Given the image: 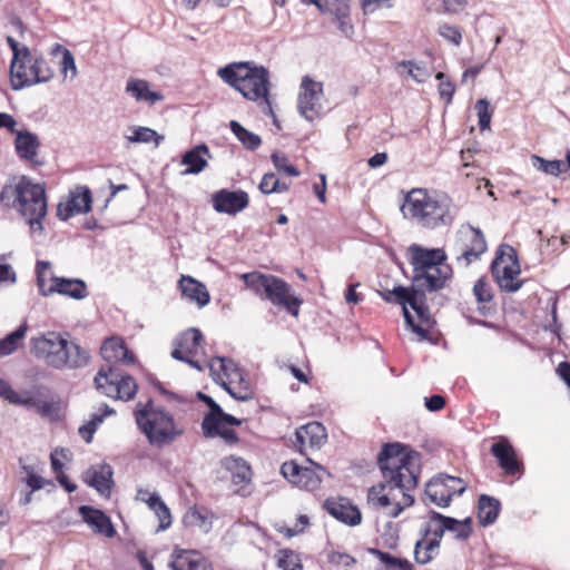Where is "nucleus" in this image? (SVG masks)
Masks as SVG:
<instances>
[{
  "label": "nucleus",
  "instance_id": "4468645a",
  "mask_svg": "<svg viewBox=\"0 0 570 570\" xmlns=\"http://www.w3.org/2000/svg\"><path fill=\"white\" fill-rule=\"evenodd\" d=\"M323 96L322 82H316L308 76L302 79L301 91L297 100V109L307 121H314L323 112L321 99Z\"/></svg>",
  "mask_w": 570,
  "mask_h": 570
},
{
  "label": "nucleus",
  "instance_id": "393cba45",
  "mask_svg": "<svg viewBox=\"0 0 570 570\" xmlns=\"http://www.w3.org/2000/svg\"><path fill=\"white\" fill-rule=\"evenodd\" d=\"M212 158L210 150L206 144H199L183 156L180 164L186 166L181 175H197L202 173L208 165V159Z\"/></svg>",
  "mask_w": 570,
  "mask_h": 570
},
{
  "label": "nucleus",
  "instance_id": "7c9ffc66",
  "mask_svg": "<svg viewBox=\"0 0 570 570\" xmlns=\"http://www.w3.org/2000/svg\"><path fill=\"white\" fill-rule=\"evenodd\" d=\"M87 483L96 489L100 494H109L114 485L112 469L109 464H101L98 469L88 470Z\"/></svg>",
  "mask_w": 570,
  "mask_h": 570
},
{
  "label": "nucleus",
  "instance_id": "72a5a7b5",
  "mask_svg": "<svg viewBox=\"0 0 570 570\" xmlns=\"http://www.w3.org/2000/svg\"><path fill=\"white\" fill-rule=\"evenodd\" d=\"M222 465L232 474L235 485L248 484L252 480V469L243 458L229 456L222 461Z\"/></svg>",
  "mask_w": 570,
  "mask_h": 570
},
{
  "label": "nucleus",
  "instance_id": "4be33fe9",
  "mask_svg": "<svg viewBox=\"0 0 570 570\" xmlns=\"http://www.w3.org/2000/svg\"><path fill=\"white\" fill-rule=\"evenodd\" d=\"M82 520L96 532L112 538L116 530L110 518L101 510L91 505H81L78 509Z\"/></svg>",
  "mask_w": 570,
  "mask_h": 570
},
{
  "label": "nucleus",
  "instance_id": "a878e982",
  "mask_svg": "<svg viewBox=\"0 0 570 570\" xmlns=\"http://www.w3.org/2000/svg\"><path fill=\"white\" fill-rule=\"evenodd\" d=\"M50 279L52 284L49 292H55L76 301H81L89 295L86 282L80 278L51 276Z\"/></svg>",
  "mask_w": 570,
  "mask_h": 570
},
{
  "label": "nucleus",
  "instance_id": "f257e3e1",
  "mask_svg": "<svg viewBox=\"0 0 570 570\" xmlns=\"http://www.w3.org/2000/svg\"><path fill=\"white\" fill-rule=\"evenodd\" d=\"M68 332L48 331L32 336L30 353L48 367L56 371H76L90 364V351L77 341L69 340Z\"/></svg>",
  "mask_w": 570,
  "mask_h": 570
},
{
  "label": "nucleus",
  "instance_id": "a19ab883",
  "mask_svg": "<svg viewBox=\"0 0 570 570\" xmlns=\"http://www.w3.org/2000/svg\"><path fill=\"white\" fill-rule=\"evenodd\" d=\"M28 331L27 322L20 324L13 332L0 340V356H7L16 352L19 343L24 338Z\"/></svg>",
  "mask_w": 570,
  "mask_h": 570
},
{
  "label": "nucleus",
  "instance_id": "69168bd1",
  "mask_svg": "<svg viewBox=\"0 0 570 570\" xmlns=\"http://www.w3.org/2000/svg\"><path fill=\"white\" fill-rule=\"evenodd\" d=\"M7 40V43L9 46V48L11 49L12 51V59H11V63L10 65H13L16 66L17 62L20 61L21 57H22V50L23 49H29L27 46H20V43L11 36H8L6 38Z\"/></svg>",
  "mask_w": 570,
  "mask_h": 570
},
{
  "label": "nucleus",
  "instance_id": "f3484780",
  "mask_svg": "<svg viewBox=\"0 0 570 570\" xmlns=\"http://www.w3.org/2000/svg\"><path fill=\"white\" fill-rule=\"evenodd\" d=\"M273 305L285 308L291 315L297 316L302 299L292 294V287L284 279L274 275L269 276L265 294L263 296Z\"/></svg>",
  "mask_w": 570,
  "mask_h": 570
},
{
  "label": "nucleus",
  "instance_id": "79ce46f5",
  "mask_svg": "<svg viewBox=\"0 0 570 570\" xmlns=\"http://www.w3.org/2000/svg\"><path fill=\"white\" fill-rule=\"evenodd\" d=\"M367 552L384 563L386 570H414L413 564L406 559L394 557L376 548H368Z\"/></svg>",
  "mask_w": 570,
  "mask_h": 570
},
{
  "label": "nucleus",
  "instance_id": "49530a36",
  "mask_svg": "<svg viewBox=\"0 0 570 570\" xmlns=\"http://www.w3.org/2000/svg\"><path fill=\"white\" fill-rule=\"evenodd\" d=\"M271 275H265L258 272L245 273L240 275L247 288L253 291L256 295L263 297L266 291L267 283Z\"/></svg>",
  "mask_w": 570,
  "mask_h": 570
},
{
  "label": "nucleus",
  "instance_id": "338daca9",
  "mask_svg": "<svg viewBox=\"0 0 570 570\" xmlns=\"http://www.w3.org/2000/svg\"><path fill=\"white\" fill-rule=\"evenodd\" d=\"M215 420L217 421V424L222 426H239L243 423L240 419L224 412L223 409H220V411L217 412V414L215 415Z\"/></svg>",
  "mask_w": 570,
  "mask_h": 570
},
{
  "label": "nucleus",
  "instance_id": "5fc2aeb1",
  "mask_svg": "<svg viewBox=\"0 0 570 570\" xmlns=\"http://www.w3.org/2000/svg\"><path fill=\"white\" fill-rule=\"evenodd\" d=\"M490 104L487 99H479L474 106L478 112V125L481 130L490 128L491 111L489 110Z\"/></svg>",
  "mask_w": 570,
  "mask_h": 570
},
{
  "label": "nucleus",
  "instance_id": "5701e85b",
  "mask_svg": "<svg viewBox=\"0 0 570 570\" xmlns=\"http://www.w3.org/2000/svg\"><path fill=\"white\" fill-rule=\"evenodd\" d=\"M327 439L326 429L320 422H309L295 432V444L299 446V452L304 453V448L320 449Z\"/></svg>",
  "mask_w": 570,
  "mask_h": 570
},
{
  "label": "nucleus",
  "instance_id": "3c124183",
  "mask_svg": "<svg viewBox=\"0 0 570 570\" xmlns=\"http://www.w3.org/2000/svg\"><path fill=\"white\" fill-rule=\"evenodd\" d=\"M273 165L279 173H284L287 176L297 177L299 176V170L288 163V158L286 155L281 154L278 151H274L271 156Z\"/></svg>",
  "mask_w": 570,
  "mask_h": 570
},
{
  "label": "nucleus",
  "instance_id": "39448f33",
  "mask_svg": "<svg viewBox=\"0 0 570 570\" xmlns=\"http://www.w3.org/2000/svg\"><path fill=\"white\" fill-rule=\"evenodd\" d=\"M134 415L139 430L153 446L169 445L185 433L174 416L161 407H155L151 400L145 404L137 403Z\"/></svg>",
  "mask_w": 570,
  "mask_h": 570
},
{
  "label": "nucleus",
  "instance_id": "e433bc0d",
  "mask_svg": "<svg viewBox=\"0 0 570 570\" xmlns=\"http://www.w3.org/2000/svg\"><path fill=\"white\" fill-rule=\"evenodd\" d=\"M115 414V410L111 409L108 404L104 403L101 409L98 412L92 413L90 420L79 428V434L85 439L87 443H90L92 440V435L98 429V426L104 422V419L107 415Z\"/></svg>",
  "mask_w": 570,
  "mask_h": 570
},
{
  "label": "nucleus",
  "instance_id": "c85d7f7f",
  "mask_svg": "<svg viewBox=\"0 0 570 570\" xmlns=\"http://www.w3.org/2000/svg\"><path fill=\"white\" fill-rule=\"evenodd\" d=\"M100 354L108 363L120 362L124 364L134 363V355L121 340L108 338L100 348Z\"/></svg>",
  "mask_w": 570,
  "mask_h": 570
},
{
  "label": "nucleus",
  "instance_id": "a211bd4d",
  "mask_svg": "<svg viewBox=\"0 0 570 570\" xmlns=\"http://www.w3.org/2000/svg\"><path fill=\"white\" fill-rule=\"evenodd\" d=\"M213 207L217 213L236 215L248 206V195L244 190L220 189L213 195Z\"/></svg>",
  "mask_w": 570,
  "mask_h": 570
},
{
  "label": "nucleus",
  "instance_id": "6e6552de",
  "mask_svg": "<svg viewBox=\"0 0 570 570\" xmlns=\"http://www.w3.org/2000/svg\"><path fill=\"white\" fill-rule=\"evenodd\" d=\"M22 52L20 61L16 66L10 65V81L13 90L46 83L53 78V69L41 55L32 53L30 49H23Z\"/></svg>",
  "mask_w": 570,
  "mask_h": 570
},
{
  "label": "nucleus",
  "instance_id": "09e8293b",
  "mask_svg": "<svg viewBox=\"0 0 570 570\" xmlns=\"http://www.w3.org/2000/svg\"><path fill=\"white\" fill-rule=\"evenodd\" d=\"M196 397L204 402L209 409V411L203 417L202 428H209V425H214L215 415L220 411L222 406L212 396L205 394L204 392L198 391L196 393Z\"/></svg>",
  "mask_w": 570,
  "mask_h": 570
},
{
  "label": "nucleus",
  "instance_id": "bb28decb",
  "mask_svg": "<svg viewBox=\"0 0 570 570\" xmlns=\"http://www.w3.org/2000/svg\"><path fill=\"white\" fill-rule=\"evenodd\" d=\"M325 12L334 17L340 31L351 38L354 33L350 18V0H326Z\"/></svg>",
  "mask_w": 570,
  "mask_h": 570
},
{
  "label": "nucleus",
  "instance_id": "1a4fd4ad",
  "mask_svg": "<svg viewBox=\"0 0 570 570\" xmlns=\"http://www.w3.org/2000/svg\"><path fill=\"white\" fill-rule=\"evenodd\" d=\"M96 389L109 397L129 401L137 393V384L132 376H121L114 366L101 367L95 376Z\"/></svg>",
  "mask_w": 570,
  "mask_h": 570
},
{
  "label": "nucleus",
  "instance_id": "de8ad7c7",
  "mask_svg": "<svg viewBox=\"0 0 570 570\" xmlns=\"http://www.w3.org/2000/svg\"><path fill=\"white\" fill-rule=\"evenodd\" d=\"M532 166L544 174L558 177L562 173L563 163L561 160H547L538 155L531 156Z\"/></svg>",
  "mask_w": 570,
  "mask_h": 570
},
{
  "label": "nucleus",
  "instance_id": "052dcab7",
  "mask_svg": "<svg viewBox=\"0 0 570 570\" xmlns=\"http://www.w3.org/2000/svg\"><path fill=\"white\" fill-rule=\"evenodd\" d=\"M21 468L27 473L26 483L32 491L40 490L45 487V479L36 474L31 466L22 465Z\"/></svg>",
  "mask_w": 570,
  "mask_h": 570
},
{
  "label": "nucleus",
  "instance_id": "f704fd0d",
  "mask_svg": "<svg viewBox=\"0 0 570 570\" xmlns=\"http://www.w3.org/2000/svg\"><path fill=\"white\" fill-rule=\"evenodd\" d=\"M500 501L488 494H481L478 504V519L481 525L487 527L495 522L500 512Z\"/></svg>",
  "mask_w": 570,
  "mask_h": 570
},
{
  "label": "nucleus",
  "instance_id": "a18cd8bd",
  "mask_svg": "<svg viewBox=\"0 0 570 570\" xmlns=\"http://www.w3.org/2000/svg\"><path fill=\"white\" fill-rule=\"evenodd\" d=\"M132 135L127 136V140L132 144H148L154 141L156 146H159L164 140V136H160L154 129L149 127L134 126Z\"/></svg>",
  "mask_w": 570,
  "mask_h": 570
},
{
  "label": "nucleus",
  "instance_id": "f8f14e48",
  "mask_svg": "<svg viewBox=\"0 0 570 570\" xmlns=\"http://www.w3.org/2000/svg\"><path fill=\"white\" fill-rule=\"evenodd\" d=\"M312 466H302L295 461L284 462L281 466V473L291 483L296 487L307 490L315 491L322 483V475H331L324 466L313 462L311 459L307 460Z\"/></svg>",
  "mask_w": 570,
  "mask_h": 570
},
{
  "label": "nucleus",
  "instance_id": "13d9d810",
  "mask_svg": "<svg viewBox=\"0 0 570 570\" xmlns=\"http://www.w3.org/2000/svg\"><path fill=\"white\" fill-rule=\"evenodd\" d=\"M435 78L440 81V97L444 99L446 104H450L455 91V86L450 80H445V75L441 71L435 75Z\"/></svg>",
  "mask_w": 570,
  "mask_h": 570
},
{
  "label": "nucleus",
  "instance_id": "58836bf2",
  "mask_svg": "<svg viewBox=\"0 0 570 570\" xmlns=\"http://www.w3.org/2000/svg\"><path fill=\"white\" fill-rule=\"evenodd\" d=\"M473 294L475 296V299L479 304V312L487 316L490 315L492 312H494V308L488 306V303H491L493 299V293L491 285L485 281L484 277H480L474 286H473Z\"/></svg>",
  "mask_w": 570,
  "mask_h": 570
},
{
  "label": "nucleus",
  "instance_id": "cd10ccee",
  "mask_svg": "<svg viewBox=\"0 0 570 570\" xmlns=\"http://www.w3.org/2000/svg\"><path fill=\"white\" fill-rule=\"evenodd\" d=\"M40 146L39 137L36 134L26 129L17 132L14 148L21 159L39 165L36 157Z\"/></svg>",
  "mask_w": 570,
  "mask_h": 570
},
{
  "label": "nucleus",
  "instance_id": "dca6fc26",
  "mask_svg": "<svg viewBox=\"0 0 570 570\" xmlns=\"http://www.w3.org/2000/svg\"><path fill=\"white\" fill-rule=\"evenodd\" d=\"M512 255L509 256L511 263L503 265V254H498L491 264V273L499 285V287L508 293L519 291L523 282L518 279L520 274V266L518 263L517 254L511 248Z\"/></svg>",
  "mask_w": 570,
  "mask_h": 570
},
{
  "label": "nucleus",
  "instance_id": "603ef678",
  "mask_svg": "<svg viewBox=\"0 0 570 570\" xmlns=\"http://www.w3.org/2000/svg\"><path fill=\"white\" fill-rule=\"evenodd\" d=\"M400 66L406 68L409 75L419 83L424 82L430 77V71L424 65L415 63L412 60H403Z\"/></svg>",
  "mask_w": 570,
  "mask_h": 570
},
{
  "label": "nucleus",
  "instance_id": "423d86ee",
  "mask_svg": "<svg viewBox=\"0 0 570 570\" xmlns=\"http://www.w3.org/2000/svg\"><path fill=\"white\" fill-rule=\"evenodd\" d=\"M377 463L383 479L387 482H395L399 488L414 489L417 485L416 469L420 463V455L415 451L404 452L400 443H386L383 445Z\"/></svg>",
  "mask_w": 570,
  "mask_h": 570
},
{
  "label": "nucleus",
  "instance_id": "412c9836",
  "mask_svg": "<svg viewBox=\"0 0 570 570\" xmlns=\"http://www.w3.org/2000/svg\"><path fill=\"white\" fill-rule=\"evenodd\" d=\"M324 508L333 518L346 525L355 527L362 521L361 511L347 499H326Z\"/></svg>",
  "mask_w": 570,
  "mask_h": 570
},
{
  "label": "nucleus",
  "instance_id": "6ab92c4d",
  "mask_svg": "<svg viewBox=\"0 0 570 570\" xmlns=\"http://www.w3.org/2000/svg\"><path fill=\"white\" fill-rule=\"evenodd\" d=\"M92 195L87 186H78L70 193V199L66 203V213H62L63 203L57 206V216L67 220L77 214H87L91 209Z\"/></svg>",
  "mask_w": 570,
  "mask_h": 570
},
{
  "label": "nucleus",
  "instance_id": "0e129e2a",
  "mask_svg": "<svg viewBox=\"0 0 570 570\" xmlns=\"http://www.w3.org/2000/svg\"><path fill=\"white\" fill-rule=\"evenodd\" d=\"M7 40V43L9 46V48L11 49L12 51V59H11V63L10 65H13L16 66L17 62L20 61L21 57H22V50L23 49H29L27 46H20V43L11 36H8L6 38Z\"/></svg>",
  "mask_w": 570,
  "mask_h": 570
},
{
  "label": "nucleus",
  "instance_id": "6e6d98bb",
  "mask_svg": "<svg viewBox=\"0 0 570 570\" xmlns=\"http://www.w3.org/2000/svg\"><path fill=\"white\" fill-rule=\"evenodd\" d=\"M277 564L283 570H303L298 557L293 551L288 550L282 551Z\"/></svg>",
  "mask_w": 570,
  "mask_h": 570
},
{
  "label": "nucleus",
  "instance_id": "680f3d73",
  "mask_svg": "<svg viewBox=\"0 0 570 570\" xmlns=\"http://www.w3.org/2000/svg\"><path fill=\"white\" fill-rule=\"evenodd\" d=\"M276 186H278V178L274 173H266L261 183H259V190L263 194L269 195L275 193Z\"/></svg>",
  "mask_w": 570,
  "mask_h": 570
},
{
  "label": "nucleus",
  "instance_id": "4d7b16f0",
  "mask_svg": "<svg viewBox=\"0 0 570 570\" xmlns=\"http://www.w3.org/2000/svg\"><path fill=\"white\" fill-rule=\"evenodd\" d=\"M439 35L454 46H460L462 41V33L455 26L442 23L439 27Z\"/></svg>",
  "mask_w": 570,
  "mask_h": 570
},
{
  "label": "nucleus",
  "instance_id": "473e14b6",
  "mask_svg": "<svg viewBox=\"0 0 570 570\" xmlns=\"http://www.w3.org/2000/svg\"><path fill=\"white\" fill-rule=\"evenodd\" d=\"M179 287L184 296L196 302L200 307L206 306L210 301L206 286L190 276H181Z\"/></svg>",
  "mask_w": 570,
  "mask_h": 570
},
{
  "label": "nucleus",
  "instance_id": "20e7f679",
  "mask_svg": "<svg viewBox=\"0 0 570 570\" xmlns=\"http://www.w3.org/2000/svg\"><path fill=\"white\" fill-rule=\"evenodd\" d=\"M412 278L409 289H424L429 293L445 287L452 278V267L446 264V254L442 248H426L413 244L407 248Z\"/></svg>",
  "mask_w": 570,
  "mask_h": 570
},
{
  "label": "nucleus",
  "instance_id": "4c0bfd02",
  "mask_svg": "<svg viewBox=\"0 0 570 570\" xmlns=\"http://www.w3.org/2000/svg\"><path fill=\"white\" fill-rule=\"evenodd\" d=\"M150 510L155 512L159 520L158 531L168 529L171 524V515L168 507L161 500L158 493H150L145 501Z\"/></svg>",
  "mask_w": 570,
  "mask_h": 570
},
{
  "label": "nucleus",
  "instance_id": "bf43d9fd",
  "mask_svg": "<svg viewBox=\"0 0 570 570\" xmlns=\"http://www.w3.org/2000/svg\"><path fill=\"white\" fill-rule=\"evenodd\" d=\"M19 180L14 185H6L0 191V203L12 206L16 209L18 198Z\"/></svg>",
  "mask_w": 570,
  "mask_h": 570
},
{
  "label": "nucleus",
  "instance_id": "9d476101",
  "mask_svg": "<svg viewBox=\"0 0 570 570\" xmlns=\"http://www.w3.org/2000/svg\"><path fill=\"white\" fill-rule=\"evenodd\" d=\"M488 249L484 234L480 228L470 224L461 226L456 233L454 250L456 253L458 264L468 267L473 262L480 259Z\"/></svg>",
  "mask_w": 570,
  "mask_h": 570
},
{
  "label": "nucleus",
  "instance_id": "864d4df0",
  "mask_svg": "<svg viewBox=\"0 0 570 570\" xmlns=\"http://www.w3.org/2000/svg\"><path fill=\"white\" fill-rule=\"evenodd\" d=\"M214 360H217L220 363L222 371L230 382L234 380H238L239 383L244 382L242 370L232 360L222 356H216Z\"/></svg>",
  "mask_w": 570,
  "mask_h": 570
},
{
  "label": "nucleus",
  "instance_id": "e2e57ef3",
  "mask_svg": "<svg viewBox=\"0 0 570 570\" xmlns=\"http://www.w3.org/2000/svg\"><path fill=\"white\" fill-rule=\"evenodd\" d=\"M403 309V316L405 320L406 325L420 336L421 340L428 338V331L423 328L421 325L416 324L414 321V317L409 312L407 306H402Z\"/></svg>",
  "mask_w": 570,
  "mask_h": 570
},
{
  "label": "nucleus",
  "instance_id": "0eeeda50",
  "mask_svg": "<svg viewBox=\"0 0 570 570\" xmlns=\"http://www.w3.org/2000/svg\"><path fill=\"white\" fill-rule=\"evenodd\" d=\"M16 210L29 225L31 233L41 234L43 230V219L48 212L45 186L33 183L29 177L19 178L18 198Z\"/></svg>",
  "mask_w": 570,
  "mask_h": 570
},
{
  "label": "nucleus",
  "instance_id": "c756f323",
  "mask_svg": "<svg viewBox=\"0 0 570 570\" xmlns=\"http://www.w3.org/2000/svg\"><path fill=\"white\" fill-rule=\"evenodd\" d=\"M491 452L498 459L500 468L507 473L514 474L519 471L517 454L509 441L502 440L493 443Z\"/></svg>",
  "mask_w": 570,
  "mask_h": 570
},
{
  "label": "nucleus",
  "instance_id": "2eb2a0df",
  "mask_svg": "<svg viewBox=\"0 0 570 570\" xmlns=\"http://www.w3.org/2000/svg\"><path fill=\"white\" fill-rule=\"evenodd\" d=\"M395 483L399 482H387L386 479H383L367 491V503L375 509L383 510L390 518H397L404 509L400 502L395 501L393 492L399 488Z\"/></svg>",
  "mask_w": 570,
  "mask_h": 570
},
{
  "label": "nucleus",
  "instance_id": "2f4dec72",
  "mask_svg": "<svg viewBox=\"0 0 570 570\" xmlns=\"http://www.w3.org/2000/svg\"><path fill=\"white\" fill-rule=\"evenodd\" d=\"M430 519L431 522L441 523L445 531L455 532V537L459 540H466L472 533L470 518H466L464 521L461 522L452 517H446L440 512L431 511Z\"/></svg>",
  "mask_w": 570,
  "mask_h": 570
},
{
  "label": "nucleus",
  "instance_id": "7ed1b4c3",
  "mask_svg": "<svg viewBox=\"0 0 570 570\" xmlns=\"http://www.w3.org/2000/svg\"><path fill=\"white\" fill-rule=\"evenodd\" d=\"M401 212L405 218L413 219L421 227L435 229L452 224L456 207L445 193L414 188L405 195Z\"/></svg>",
  "mask_w": 570,
  "mask_h": 570
},
{
  "label": "nucleus",
  "instance_id": "9b49d317",
  "mask_svg": "<svg viewBox=\"0 0 570 570\" xmlns=\"http://www.w3.org/2000/svg\"><path fill=\"white\" fill-rule=\"evenodd\" d=\"M465 489L466 485L461 478L440 473L426 483L424 493L431 503L440 508H446L450 505L452 498L462 495Z\"/></svg>",
  "mask_w": 570,
  "mask_h": 570
},
{
  "label": "nucleus",
  "instance_id": "774afa93",
  "mask_svg": "<svg viewBox=\"0 0 570 570\" xmlns=\"http://www.w3.org/2000/svg\"><path fill=\"white\" fill-rule=\"evenodd\" d=\"M0 396L8 400L10 403L20 402L19 394L2 379H0Z\"/></svg>",
  "mask_w": 570,
  "mask_h": 570
},
{
  "label": "nucleus",
  "instance_id": "ea45409f",
  "mask_svg": "<svg viewBox=\"0 0 570 570\" xmlns=\"http://www.w3.org/2000/svg\"><path fill=\"white\" fill-rule=\"evenodd\" d=\"M229 128L232 132L236 136L238 141L248 150L254 151L257 150L262 145V139L258 135L249 131L244 126H242L237 120L229 121Z\"/></svg>",
  "mask_w": 570,
  "mask_h": 570
},
{
  "label": "nucleus",
  "instance_id": "b1692460",
  "mask_svg": "<svg viewBox=\"0 0 570 570\" xmlns=\"http://www.w3.org/2000/svg\"><path fill=\"white\" fill-rule=\"evenodd\" d=\"M202 332L196 327H190L180 333L173 342L174 350L171 357L175 360H184V356L195 354L203 341Z\"/></svg>",
  "mask_w": 570,
  "mask_h": 570
},
{
  "label": "nucleus",
  "instance_id": "c03bdc74",
  "mask_svg": "<svg viewBox=\"0 0 570 570\" xmlns=\"http://www.w3.org/2000/svg\"><path fill=\"white\" fill-rule=\"evenodd\" d=\"M58 52H61L62 55L60 61V72L63 75L65 78H67L70 73V79H75L77 77L78 70L73 55L69 49L65 48L59 43H56L51 50V53L57 55Z\"/></svg>",
  "mask_w": 570,
  "mask_h": 570
},
{
  "label": "nucleus",
  "instance_id": "c9c22d12",
  "mask_svg": "<svg viewBox=\"0 0 570 570\" xmlns=\"http://www.w3.org/2000/svg\"><path fill=\"white\" fill-rule=\"evenodd\" d=\"M126 92L137 101H147L150 105L163 100L161 94L151 91L148 82L140 79H129L126 85Z\"/></svg>",
  "mask_w": 570,
  "mask_h": 570
},
{
  "label": "nucleus",
  "instance_id": "37998d69",
  "mask_svg": "<svg viewBox=\"0 0 570 570\" xmlns=\"http://www.w3.org/2000/svg\"><path fill=\"white\" fill-rule=\"evenodd\" d=\"M203 435L206 439L222 438L226 444L233 445L238 443L239 438L236 431L228 429L226 426H222L217 424L215 420L214 425H209V428H202Z\"/></svg>",
  "mask_w": 570,
  "mask_h": 570
},
{
  "label": "nucleus",
  "instance_id": "f03ea898",
  "mask_svg": "<svg viewBox=\"0 0 570 570\" xmlns=\"http://www.w3.org/2000/svg\"><path fill=\"white\" fill-rule=\"evenodd\" d=\"M217 75L245 99L257 102L264 115L274 117L267 68L253 61H236L219 68Z\"/></svg>",
  "mask_w": 570,
  "mask_h": 570
},
{
  "label": "nucleus",
  "instance_id": "8fccbe9b",
  "mask_svg": "<svg viewBox=\"0 0 570 570\" xmlns=\"http://www.w3.org/2000/svg\"><path fill=\"white\" fill-rule=\"evenodd\" d=\"M51 264L47 261H38L36 264V274H37V285L39 288V293L42 296H50L55 292H49L50 286H47V277L46 274L50 269Z\"/></svg>",
  "mask_w": 570,
  "mask_h": 570
},
{
  "label": "nucleus",
  "instance_id": "aec40b11",
  "mask_svg": "<svg viewBox=\"0 0 570 570\" xmlns=\"http://www.w3.org/2000/svg\"><path fill=\"white\" fill-rule=\"evenodd\" d=\"M171 558L169 567L173 570H214L212 562L196 550L176 547Z\"/></svg>",
  "mask_w": 570,
  "mask_h": 570
},
{
  "label": "nucleus",
  "instance_id": "ddd939ff",
  "mask_svg": "<svg viewBox=\"0 0 570 570\" xmlns=\"http://www.w3.org/2000/svg\"><path fill=\"white\" fill-rule=\"evenodd\" d=\"M424 289H409L405 286H394L392 291L381 293V296L389 303L394 302L401 306H410L419 320L429 323L431 320L430 309L426 303V294Z\"/></svg>",
  "mask_w": 570,
  "mask_h": 570
}]
</instances>
